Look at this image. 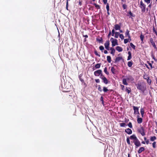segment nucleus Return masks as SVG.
I'll return each instance as SVG.
<instances>
[{
  "instance_id": "16",
  "label": "nucleus",
  "mask_w": 157,
  "mask_h": 157,
  "mask_svg": "<svg viewBox=\"0 0 157 157\" xmlns=\"http://www.w3.org/2000/svg\"><path fill=\"white\" fill-rule=\"evenodd\" d=\"M123 83L124 85H128V83L127 82V80L126 79L124 78L123 80Z\"/></svg>"
},
{
  "instance_id": "41",
  "label": "nucleus",
  "mask_w": 157,
  "mask_h": 157,
  "mask_svg": "<svg viewBox=\"0 0 157 157\" xmlns=\"http://www.w3.org/2000/svg\"><path fill=\"white\" fill-rule=\"evenodd\" d=\"M147 82L148 83V84H150L151 82V80L149 79H148L147 80Z\"/></svg>"
},
{
  "instance_id": "50",
  "label": "nucleus",
  "mask_w": 157,
  "mask_h": 157,
  "mask_svg": "<svg viewBox=\"0 0 157 157\" xmlns=\"http://www.w3.org/2000/svg\"><path fill=\"white\" fill-rule=\"evenodd\" d=\"M121 57H118L116 59V60H119L120 59H121Z\"/></svg>"
},
{
  "instance_id": "24",
  "label": "nucleus",
  "mask_w": 157,
  "mask_h": 157,
  "mask_svg": "<svg viewBox=\"0 0 157 157\" xmlns=\"http://www.w3.org/2000/svg\"><path fill=\"white\" fill-rule=\"evenodd\" d=\"M119 35H120L118 33L116 32V33H115V37L116 38H118Z\"/></svg>"
},
{
  "instance_id": "56",
  "label": "nucleus",
  "mask_w": 157,
  "mask_h": 157,
  "mask_svg": "<svg viewBox=\"0 0 157 157\" xmlns=\"http://www.w3.org/2000/svg\"><path fill=\"white\" fill-rule=\"evenodd\" d=\"M144 140H145V141H146V140H147L146 139V138L145 137V138H144Z\"/></svg>"
},
{
  "instance_id": "2",
  "label": "nucleus",
  "mask_w": 157,
  "mask_h": 157,
  "mask_svg": "<svg viewBox=\"0 0 157 157\" xmlns=\"http://www.w3.org/2000/svg\"><path fill=\"white\" fill-rule=\"evenodd\" d=\"M104 45L106 49L108 50H109V41H106L105 44Z\"/></svg>"
},
{
  "instance_id": "29",
  "label": "nucleus",
  "mask_w": 157,
  "mask_h": 157,
  "mask_svg": "<svg viewBox=\"0 0 157 157\" xmlns=\"http://www.w3.org/2000/svg\"><path fill=\"white\" fill-rule=\"evenodd\" d=\"M104 72L107 74H108L109 73L107 71V68L106 67L105 68L104 70Z\"/></svg>"
},
{
  "instance_id": "31",
  "label": "nucleus",
  "mask_w": 157,
  "mask_h": 157,
  "mask_svg": "<svg viewBox=\"0 0 157 157\" xmlns=\"http://www.w3.org/2000/svg\"><path fill=\"white\" fill-rule=\"evenodd\" d=\"M120 125L121 127H124L126 125V124L124 123H122L120 124Z\"/></svg>"
},
{
  "instance_id": "6",
  "label": "nucleus",
  "mask_w": 157,
  "mask_h": 157,
  "mask_svg": "<svg viewBox=\"0 0 157 157\" xmlns=\"http://www.w3.org/2000/svg\"><path fill=\"white\" fill-rule=\"evenodd\" d=\"M130 138L131 140H133V142H134V141L138 139L135 135H133L132 136H130Z\"/></svg>"
},
{
  "instance_id": "32",
  "label": "nucleus",
  "mask_w": 157,
  "mask_h": 157,
  "mask_svg": "<svg viewBox=\"0 0 157 157\" xmlns=\"http://www.w3.org/2000/svg\"><path fill=\"white\" fill-rule=\"evenodd\" d=\"M120 36V38L121 39H124V36L123 35V34H121L119 35Z\"/></svg>"
},
{
  "instance_id": "4",
  "label": "nucleus",
  "mask_w": 157,
  "mask_h": 157,
  "mask_svg": "<svg viewBox=\"0 0 157 157\" xmlns=\"http://www.w3.org/2000/svg\"><path fill=\"white\" fill-rule=\"evenodd\" d=\"M139 131L143 136L145 135V133L144 129L143 128L141 127L140 128L139 130Z\"/></svg>"
},
{
  "instance_id": "54",
  "label": "nucleus",
  "mask_w": 157,
  "mask_h": 157,
  "mask_svg": "<svg viewBox=\"0 0 157 157\" xmlns=\"http://www.w3.org/2000/svg\"><path fill=\"white\" fill-rule=\"evenodd\" d=\"M121 86L122 88V89L123 90V88L124 87V86L123 85H121Z\"/></svg>"
},
{
  "instance_id": "57",
  "label": "nucleus",
  "mask_w": 157,
  "mask_h": 157,
  "mask_svg": "<svg viewBox=\"0 0 157 157\" xmlns=\"http://www.w3.org/2000/svg\"><path fill=\"white\" fill-rule=\"evenodd\" d=\"M120 32H121V33H122V32H123L122 31V30H120Z\"/></svg>"
},
{
  "instance_id": "49",
  "label": "nucleus",
  "mask_w": 157,
  "mask_h": 157,
  "mask_svg": "<svg viewBox=\"0 0 157 157\" xmlns=\"http://www.w3.org/2000/svg\"><path fill=\"white\" fill-rule=\"evenodd\" d=\"M68 1L67 2V5H66V9L67 10H68Z\"/></svg>"
},
{
  "instance_id": "35",
  "label": "nucleus",
  "mask_w": 157,
  "mask_h": 157,
  "mask_svg": "<svg viewBox=\"0 0 157 157\" xmlns=\"http://www.w3.org/2000/svg\"><path fill=\"white\" fill-rule=\"evenodd\" d=\"M128 126L130 128H132V123L131 122H129L128 124Z\"/></svg>"
},
{
  "instance_id": "59",
  "label": "nucleus",
  "mask_w": 157,
  "mask_h": 157,
  "mask_svg": "<svg viewBox=\"0 0 157 157\" xmlns=\"http://www.w3.org/2000/svg\"><path fill=\"white\" fill-rule=\"evenodd\" d=\"M142 143H143V144H145L144 142H142Z\"/></svg>"
},
{
  "instance_id": "22",
  "label": "nucleus",
  "mask_w": 157,
  "mask_h": 157,
  "mask_svg": "<svg viewBox=\"0 0 157 157\" xmlns=\"http://www.w3.org/2000/svg\"><path fill=\"white\" fill-rule=\"evenodd\" d=\"M128 66L129 67H130L132 66V63L131 61H129L128 62Z\"/></svg>"
},
{
  "instance_id": "63",
  "label": "nucleus",
  "mask_w": 157,
  "mask_h": 157,
  "mask_svg": "<svg viewBox=\"0 0 157 157\" xmlns=\"http://www.w3.org/2000/svg\"><path fill=\"white\" fill-rule=\"evenodd\" d=\"M156 125H157V124H156Z\"/></svg>"
},
{
  "instance_id": "19",
  "label": "nucleus",
  "mask_w": 157,
  "mask_h": 157,
  "mask_svg": "<svg viewBox=\"0 0 157 157\" xmlns=\"http://www.w3.org/2000/svg\"><path fill=\"white\" fill-rule=\"evenodd\" d=\"M144 150V148L143 147H141L140 148L139 151L138 152L139 153H141Z\"/></svg>"
},
{
  "instance_id": "38",
  "label": "nucleus",
  "mask_w": 157,
  "mask_h": 157,
  "mask_svg": "<svg viewBox=\"0 0 157 157\" xmlns=\"http://www.w3.org/2000/svg\"><path fill=\"white\" fill-rule=\"evenodd\" d=\"M94 5L95 6V7H96L97 8L99 9V6L98 5L95 4H94Z\"/></svg>"
},
{
  "instance_id": "58",
  "label": "nucleus",
  "mask_w": 157,
  "mask_h": 157,
  "mask_svg": "<svg viewBox=\"0 0 157 157\" xmlns=\"http://www.w3.org/2000/svg\"><path fill=\"white\" fill-rule=\"evenodd\" d=\"M137 87L138 89H140V87L139 86H138Z\"/></svg>"
},
{
  "instance_id": "55",
  "label": "nucleus",
  "mask_w": 157,
  "mask_h": 157,
  "mask_svg": "<svg viewBox=\"0 0 157 157\" xmlns=\"http://www.w3.org/2000/svg\"><path fill=\"white\" fill-rule=\"evenodd\" d=\"M86 37H88V36L87 35H86L85 36Z\"/></svg>"
},
{
  "instance_id": "12",
  "label": "nucleus",
  "mask_w": 157,
  "mask_h": 157,
  "mask_svg": "<svg viewBox=\"0 0 157 157\" xmlns=\"http://www.w3.org/2000/svg\"><path fill=\"white\" fill-rule=\"evenodd\" d=\"M120 26L118 25L117 24L115 25L114 28L116 30H119L120 29Z\"/></svg>"
},
{
  "instance_id": "43",
  "label": "nucleus",
  "mask_w": 157,
  "mask_h": 157,
  "mask_svg": "<svg viewBox=\"0 0 157 157\" xmlns=\"http://www.w3.org/2000/svg\"><path fill=\"white\" fill-rule=\"evenodd\" d=\"M123 7L124 9H125L127 8V6L125 4H123Z\"/></svg>"
},
{
  "instance_id": "46",
  "label": "nucleus",
  "mask_w": 157,
  "mask_h": 157,
  "mask_svg": "<svg viewBox=\"0 0 157 157\" xmlns=\"http://www.w3.org/2000/svg\"><path fill=\"white\" fill-rule=\"evenodd\" d=\"M103 2L105 4H106L107 2V0H103Z\"/></svg>"
},
{
  "instance_id": "21",
  "label": "nucleus",
  "mask_w": 157,
  "mask_h": 157,
  "mask_svg": "<svg viewBox=\"0 0 157 157\" xmlns=\"http://www.w3.org/2000/svg\"><path fill=\"white\" fill-rule=\"evenodd\" d=\"M156 139V138L155 136L151 137L150 138V140L152 141H154Z\"/></svg>"
},
{
  "instance_id": "45",
  "label": "nucleus",
  "mask_w": 157,
  "mask_h": 157,
  "mask_svg": "<svg viewBox=\"0 0 157 157\" xmlns=\"http://www.w3.org/2000/svg\"><path fill=\"white\" fill-rule=\"evenodd\" d=\"M95 81L96 82L99 83L100 82V80L99 79H97L95 80Z\"/></svg>"
},
{
  "instance_id": "34",
  "label": "nucleus",
  "mask_w": 157,
  "mask_h": 157,
  "mask_svg": "<svg viewBox=\"0 0 157 157\" xmlns=\"http://www.w3.org/2000/svg\"><path fill=\"white\" fill-rule=\"evenodd\" d=\"M156 142H154L152 144V146H153V147L155 148V146H156Z\"/></svg>"
},
{
  "instance_id": "1",
  "label": "nucleus",
  "mask_w": 157,
  "mask_h": 157,
  "mask_svg": "<svg viewBox=\"0 0 157 157\" xmlns=\"http://www.w3.org/2000/svg\"><path fill=\"white\" fill-rule=\"evenodd\" d=\"M110 40L113 47L115 46L116 45H118L117 40L116 39L111 38L110 39Z\"/></svg>"
},
{
  "instance_id": "17",
  "label": "nucleus",
  "mask_w": 157,
  "mask_h": 157,
  "mask_svg": "<svg viewBox=\"0 0 157 157\" xmlns=\"http://www.w3.org/2000/svg\"><path fill=\"white\" fill-rule=\"evenodd\" d=\"M140 113L142 117H143L144 114V109L142 108L141 109Z\"/></svg>"
},
{
  "instance_id": "44",
  "label": "nucleus",
  "mask_w": 157,
  "mask_h": 157,
  "mask_svg": "<svg viewBox=\"0 0 157 157\" xmlns=\"http://www.w3.org/2000/svg\"><path fill=\"white\" fill-rule=\"evenodd\" d=\"M106 9L107 11H108L109 9V6L108 4H107L106 6Z\"/></svg>"
},
{
  "instance_id": "37",
  "label": "nucleus",
  "mask_w": 157,
  "mask_h": 157,
  "mask_svg": "<svg viewBox=\"0 0 157 157\" xmlns=\"http://www.w3.org/2000/svg\"><path fill=\"white\" fill-rule=\"evenodd\" d=\"M98 90L100 91H102L101 88L100 86H98Z\"/></svg>"
},
{
  "instance_id": "28",
  "label": "nucleus",
  "mask_w": 157,
  "mask_h": 157,
  "mask_svg": "<svg viewBox=\"0 0 157 157\" xmlns=\"http://www.w3.org/2000/svg\"><path fill=\"white\" fill-rule=\"evenodd\" d=\"M130 46L133 49H135V46L132 43H131L130 44Z\"/></svg>"
},
{
  "instance_id": "53",
  "label": "nucleus",
  "mask_w": 157,
  "mask_h": 157,
  "mask_svg": "<svg viewBox=\"0 0 157 157\" xmlns=\"http://www.w3.org/2000/svg\"><path fill=\"white\" fill-rule=\"evenodd\" d=\"M108 53L107 51L106 50H105L104 51V53L105 54H107Z\"/></svg>"
},
{
  "instance_id": "33",
  "label": "nucleus",
  "mask_w": 157,
  "mask_h": 157,
  "mask_svg": "<svg viewBox=\"0 0 157 157\" xmlns=\"http://www.w3.org/2000/svg\"><path fill=\"white\" fill-rule=\"evenodd\" d=\"M126 141H127V143L128 144H130V140H129V139L128 138H127V140H126Z\"/></svg>"
},
{
  "instance_id": "15",
  "label": "nucleus",
  "mask_w": 157,
  "mask_h": 157,
  "mask_svg": "<svg viewBox=\"0 0 157 157\" xmlns=\"http://www.w3.org/2000/svg\"><path fill=\"white\" fill-rule=\"evenodd\" d=\"M128 58L127 60H129L132 58L131 54L130 52H128Z\"/></svg>"
},
{
  "instance_id": "27",
  "label": "nucleus",
  "mask_w": 157,
  "mask_h": 157,
  "mask_svg": "<svg viewBox=\"0 0 157 157\" xmlns=\"http://www.w3.org/2000/svg\"><path fill=\"white\" fill-rule=\"evenodd\" d=\"M128 14H129L128 15H129L130 16H131V17H134L135 16V15L133 14L131 12H130L129 13H128Z\"/></svg>"
},
{
  "instance_id": "42",
  "label": "nucleus",
  "mask_w": 157,
  "mask_h": 157,
  "mask_svg": "<svg viewBox=\"0 0 157 157\" xmlns=\"http://www.w3.org/2000/svg\"><path fill=\"white\" fill-rule=\"evenodd\" d=\"M145 2L147 3H149L150 2L151 0H144Z\"/></svg>"
},
{
  "instance_id": "8",
  "label": "nucleus",
  "mask_w": 157,
  "mask_h": 157,
  "mask_svg": "<svg viewBox=\"0 0 157 157\" xmlns=\"http://www.w3.org/2000/svg\"><path fill=\"white\" fill-rule=\"evenodd\" d=\"M133 142L137 146L139 147L140 146V142L139 141L138 139H137Z\"/></svg>"
},
{
  "instance_id": "7",
  "label": "nucleus",
  "mask_w": 157,
  "mask_h": 157,
  "mask_svg": "<svg viewBox=\"0 0 157 157\" xmlns=\"http://www.w3.org/2000/svg\"><path fill=\"white\" fill-rule=\"evenodd\" d=\"M133 109L134 110V113L137 114L139 113L138 108L137 107L133 106Z\"/></svg>"
},
{
  "instance_id": "40",
  "label": "nucleus",
  "mask_w": 157,
  "mask_h": 157,
  "mask_svg": "<svg viewBox=\"0 0 157 157\" xmlns=\"http://www.w3.org/2000/svg\"><path fill=\"white\" fill-rule=\"evenodd\" d=\"M103 91H104V92H106L108 91V89H107V88L105 87H104L103 88Z\"/></svg>"
},
{
  "instance_id": "25",
  "label": "nucleus",
  "mask_w": 157,
  "mask_h": 157,
  "mask_svg": "<svg viewBox=\"0 0 157 157\" xmlns=\"http://www.w3.org/2000/svg\"><path fill=\"white\" fill-rule=\"evenodd\" d=\"M100 67V64L99 63H98L95 66V67L96 68H98Z\"/></svg>"
},
{
  "instance_id": "47",
  "label": "nucleus",
  "mask_w": 157,
  "mask_h": 157,
  "mask_svg": "<svg viewBox=\"0 0 157 157\" xmlns=\"http://www.w3.org/2000/svg\"><path fill=\"white\" fill-rule=\"evenodd\" d=\"M126 91H127V93H129L130 92V90H128V89H127L126 90Z\"/></svg>"
},
{
  "instance_id": "26",
  "label": "nucleus",
  "mask_w": 157,
  "mask_h": 157,
  "mask_svg": "<svg viewBox=\"0 0 157 157\" xmlns=\"http://www.w3.org/2000/svg\"><path fill=\"white\" fill-rule=\"evenodd\" d=\"M111 71L113 74L115 73V70L113 67H112L111 69Z\"/></svg>"
},
{
  "instance_id": "51",
  "label": "nucleus",
  "mask_w": 157,
  "mask_h": 157,
  "mask_svg": "<svg viewBox=\"0 0 157 157\" xmlns=\"http://www.w3.org/2000/svg\"><path fill=\"white\" fill-rule=\"evenodd\" d=\"M95 54L96 55H97V56H100V55H99L98 54L97 52H95Z\"/></svg>"
},
{
  "instance_id": "18",
  "label": "nucleus",
  "mask_w": 157,
  "mask_h": 157,
  "mask_svg": "<svg viewBox=\"0 0 157 157\" xmlns=\"http://www.w3.org/2000/svg\"><path fill=\"white\" fill-rule=\"evenodd\" d=\"M142 119L141 118H138L137 122L138 123H140L142 122Z\"/></svg>"
},
{
  "instance_id": "36",
  "label": "nucleus",
  "mask_w": 157,
  "mask_h": 157,
  "mask_svg": "<svg viewBox=\"0 0 157 157\" xmlns=\"http://www.w3.org/2000/svg\"><path fill=\"white\" fill-rule=\"evenodd\" d=\"M115 34L114 29H113L112 31V36H114V34Z\"/></svg>"
},
{
  "instance_id": "3",
  "label": "nucleus",
  "mask_w": 157,
  "mask_h": 157,
  "mask_svg": "<svg viewBox=\"0 0 157 157\" xmlns=\"http://www.w3.org/2000/svg\"><path fill=\"white\" fill-rule=\"evenodd\" d=\"M101 73V71L100 70H98L94 72V75L96 76H98L100 75Z\"/></svg>"
},
{
  "instance_id": "11",
  "label": "nucleus",
  "mask_w": 157,
  "mask_h": 157,
  "mask_svg": "<svg viewBox=\"0 0 157 157\" xmlns=\"http://www.w3.org/2000/svg\"><path fill=\"white\" fill-rule=\"evenodd\" d=\"M116 49L119 52H121L123 50L122 48L120 46L117 47H116Z\"/></svg>"
},
{
  "instance_id": "61",
  "label": "nucleus",
  "mask_w": 157,
  "mask_h": 157,
  "mask_svg": "<svg viewBox=\"0 0 157 157\" xmlns=\"http://www.w3.org/2000/svg\"><path fill=\"white\" fill-rule=\"evenodd\" d=\"M156 1L157 2V0H156Z\"/></svg>"
},
{
  "instance_id": "48",
  "label": "nucleus",
  "mask_w": 157,
  "mask_h": 157,
  "mask_svg": "<svg viewBox=\"0 0 157 157\" xmlns=\"http://www.w3.org/2000/svg\"><path fill=\"white\" fill-rule=\"evenodd\" d=\"M149 142V140H146V143L147 144H148Z\"/></svg>"
},
{
  "instance_id": "60",
  "label": "nucleus",
  "mask_w": 157,
  "mask_h": 157,
  "mask_svg": "<svg viewBox=\"0 0 157 157\" xmlns=\"http://www.w3.org/2000/svg\"><path fill=\"white\" fill-rule=\"evenodd\" d=\"M156 132L157 133V130H156Z\"/></svg>"
},
{
  "instance_id": "52",
  "label": "nucleus",
  "mask_w": 157,
  "mask_h": 157,
  "mask_svg": "<svg viewBox=\"0 0 157 157\" xmlns=\"http://www.w3.org/2000/svg\"><path fill=\"white\" fill-rule=\"evenodd\" d=\"M149 65L150 66L151 68H152V64L150 63H149Z\"/></svg>"
},
{
  "instance_id": "5",
  "label": "nucleus",
  "mask_w": 157,
  "mask_h": 157,
  "mask_svg": "<svg viewBox=\"0 0 157 157\" xmlns=\"http://www.w3.org/2000/svg\"><path fill=\"white\" fill-rule=\"evenodd\" d=\"M140 6L142 9V10H145V6L144 4L142 2H140Z\"/></svg>"
},
{
  "instance_id": "10",
  "label": "nucleus",
  "mask_w": 157,
  "mask_h": 157,
  "mask_svg": "<svg viewBox=\"0 0 157 157\" xmlns=\"http://www.w3.org/2000/svg\"><path fill=\"white\" fill-rule=\"evenodd\" d=\"M129 31L127 29L126 32H125V36H128V38L129 39H130V40H131V39L130 38V36L129 35Z\"/></svg>"
},
{
  "instance_id": "14",
  "label": "nucleus",
  "mask_w": 157,
  "mask_h": 157,
  "mask_svg": "<svg viewBox=\"0 0 157 157\" xmlns=\"http://www.w3.org/2000/svg\"><path fill=\"white\" fill-rule=\"evenodd\" d=\"M102 79L103 80V82L106 84H107L108 83V81L106 78L105 77L102 78Z\"/></svg>"
},
{
  "instance_id": "62",
  "label": "nucleus",
  "mask_w": 157,
  "mask_h": 157,
  "mask_svg": "<svg viewBox=\"0 0 157 157\" xmlns=\"http://www.w3.org/2000/svg\"><path fill=\"white\" fill-rule=\"evenodd\" d=\"M93 0L94 1H95V0Z\"/></svg>"
},
{
  "instance_id": "13",
  "label": "nucleus",
  "mask_w": 157,
  "mask_h": 157,
  "mask_svg": "<svg viewBox=\"0 0 157 157\" xmlns=\"http://www.w3.org/2000/svg\"><path fill=\"white\" fill-rule=\"evenodd\" d=\"M110 50L111 51V54L113 55H114L115 52V50L113 48H110Z\"/></svg>"
},
{
  "instance_id": "9",
  "label": "nucleus",
  "mask_w": 157,
  "mask_h": 157,
  "mask_svg": "<svg viewBox=\"0 0 157 157\" xmlns=\"http://www.w3.org/2000/svg\"><path fill=\"white\" fill-rule=\"evenodd\" d=\"M125 132L128 134H131L132 133V130L130 128H128L125 129Z\"/></svg>"
},
{
  "instance_id": "39",
  "label": "nucleus",
  "mask_w": 157,
  "mask_h": 157,
  "mask_svg": "<svg viewBox=\"0 0 157 157\" xmlns=\"http://www.w3.org/2000/svg\"><path fill=\"white\" fill-rule=\"evenodd\" d=\"M99 49L101 50H103L104 49V48L102 46H101L99 47Z\"/></svg>"
},
{
  "instance_id": "23",
  "label": "nucleus",
  "mask_w": 157,
  "mask_h": 157,
  "mask_svg": "<svg viewBox=\"0 0 157 157\" xmlns=\"http://www.w3.org/2000/svg\"><path fill=\"white\" fill-rule=\"evenodd\" d=\"M131 40H130V39H125L124 40V42L125 44H126L127 42H130Z\"/></svg>"
},
{
  "instance_id": "20",
  "label": "nucleus",
  "mask_w": 157,
  "mask_h": 157,
  "mask_svg": "<svg viewBox=\"0 0 157 157\" xmlns=\"http://www.w3.org/2000/svg\"><path fill=\"white\" fill-rule=\"evenodd\" d=\"M107 60L109 63H110L111 61V58L110 56H107Z\"/></svg>"
},
{
  "instance_id": "30",
  "label": "nucleus",
  "mask_w": 157,
  "mask_h": 157,
  "mask_svg": "<svg viewBox=\"0 0 157 157\" xmlns=\"http://www.w3.org/2000/svg\"><path fill=\"white\" fill-rule=\"evenodd\" d=\"M140 39L141 40V41H143V40L144 38V36L142 34H141L140 36Z\"/></svg>"
}]
</instances>
